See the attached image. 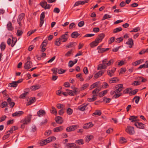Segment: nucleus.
Returning <instances> with one entry per match:
<instances>
[{"mask_svg":"<svg viewBox=\"0 0 148 148\" xmlns=\"http://www.w3.org/2000/svg\"><path fill=\"white\" fill-rule=\"evenodd\" d=\"M123 85L119 84L116 86L115 88L116 89L115 90L116 94H115L113 96V97L115 98H117L120 97L122 95L121 93H119L122 90V88H123Z\"/></svg>","mask_w":148,"mask_h":148,"instance_id":"1","label":"nucleus"},{"mask_svg":"<svg viewBox=\"0 0 148 148\" xmlns=\"http://www.w3.org/2000/svg\"><path fill=\"white\" fill-rule=\"evenodd\" d=\"M114 62L113 59H111L108 61L106 59L102 61V69H106L107 67L112 64Z\"/></svg>","mask_w":148,"mask_h":148,"instance_id":"2","label":"nucleus"},{"mask_svg":"<svg viewBox=\"0 0 148 148\" xmlns=\"http://www.w3.org/2000/svg\"><path fill=\"white\" fill-rule=\"evenodd\" d=\"M17 129L16 128L15 126H12L10 128V130L6 132V134L3 136V139L4 140L8 138L10 135V134L13 133V130H15Z\"/></svg>","mask_w":148,"mask_h":148,"instance_id":"3","label":"nucleus"},{"mask_svg":"<svg viewBox=\"0 0 148 148\" xmlns=\"http://www.w3.org/2000/svg\"><path fill=\"white\" fill-rule=\"evenodd\" d=\"M125 132L130 135H133L135 133L134 127L130 126H128L125 129Z\"/></svg>","mask_w":148,"mask_h":148,"instance_id":"4","label":"nucleus"},{"mask_svg":"<svg viewBox=\"0 0 148 148\" xmlns=\"http://www.w3.org/2000/svg\"><path fill=\"white\" fill-rule=\"evenodd\" d=\"M32 116V115L31 114H29L25 118L22 120L21 121V123L24 125L28 124L29 123H30L31 120Z\"/></svg>","mask_w":148,"mask_h":148,"instance_id":"5","label":"nucleus"},{"mask_svg":"<svg viewBox=\"0 0 148 148\" xmlns=\"http://www.w3.org/2000/svg\"><path fill=\"white\" fill-rule=\"evenodd\" d=\"M45 17V13L44 12H42L40 15V27H41L42 25L43 24L44 22V18Z\"/></svg>","mask_w":148,"mask_h":148,"instance_id":"6","label":"nucleus"},{"mask_svg":"<svg viewBox=\"0 0 148 148\" xmlns=\"http://www.w3.org/2000/svg\"><path fill=\"white\" fill-rule=\"evenodd\" d=\"M68 32H66L65 33L62 35L61 36L60 38L61 39V40H62V42H66L68 37Z\"/></svg>","mask_w":148,"mask_h":148,"instance_id":"7","label":"nucleus"},{"mask_svg":"<svg viewBox=\"0 0 148 148\" xmlns=\"http://www.w3.org/2000/svg\"><path fill=\"white\" fill-rule=\"evenodd\" d=\"M88 0H86L84 1H79L76 2L74 5L73 6L75 7L79 5H83L85 3L88 2Z\"/></svg>","mask_w":148,"mask_h":148,"instance_id":"8","label":"nucleus"},{"mask_svg":"<svg viewBox=\"0 0 148 148\" xmlns=\"http://www.w3.org/2000/svg\"><path fill=\"white\" fill-rule=\"evenodd\" d=\"M101 90V87H98L93 90L92 93L93 94L92 96L93 97H96L97 93H98Z\"/></svg>","mask_w":148,"mask_h":148,"instance_id":"9","label":"nucleus"},{"mask_svg":"<svg viewBox=\"0 0 148 148\" xmlns=\"http://www.w3.org/2000/svg\"><path fill=\"white\" fill-rule=\"evenodd\" d=\"M32 66V63L30 61H28L25 64L24 66L25 69H29Z\"/></svg>","mask_w":148,"mask_h":148,"instance_id":"10","label":"nucleus"},{"mask_svg":"<svg viewBox=\"0 0 148 148\" xmlns=\"http://www.w3.org/2000/svg\"><path fill=\"white\" fill-rule=\"evenodd\" d=\"M55 120L57 123L59 124H62L63 122L62 118L60 116L56 117L55 119Z\"/></svg>","mask_w":148,"mask_h":148,"instance_id":"11","label":"nucleus"},{"mask_svg":"<svg viewBox=\"0 0 148 148\" xmlns=\"http://www.w3.org/2000/svg\"><path fill=\"white\" fill-rule=\"evenodd\" d=\"M134 125L136 126L137 128L139 129H143L144 128L145 125L141 123H138L137 122L135 123Z\"/></svg>","mask_w":148,"mask_h":148,"instance_id":"12","label":"nucleus"},{"mask_svg":"<svg viewBox=\"0 0 148 148\" xmlns=\"http://www.w3.org/2000/svg\"><path fill=\"white\" fill-rule=\"evenodd\" d=\"M24 114V112L23 111H16L15 112L12 114V116L13 117H19L22 115Z\"/></svg>","mask_w":148,"mask_h":148,"instance_id":"13","label":"nucleus"},{"mask_svg":"<svg viewBox=\"0 0 148 148\" xmlns=\"http://www.w3.org/2000/svg\"><path fill=\"white\" fill-rule=\"evenodd\" d=\"M37 113L38 116L39 117H41L45 115L46 113L45 110L41 109L37 112Z\"/></svg>","mask_w":148,"mask_h":148,"instance_id":"14","label":"nucleus"},{"mask_svg":"<svg viewBox=\"0 0 148 148\" xmlns=\"http://www.w3.org/2000/svg\"><path fill=\"white\" fill-rule=\"evenodd\" d=\"M116 69L113 68L111 70H108L107 71V74L110 77H111L113 75Z\"/></svg>","mask_w":148,"mask_h":148,"instance_id":"15","label":"nucleus"},{"mask_svg":"<svg viewBox=\"0 0 148 148\" xmlns=\"http://www.w3.org/2000/svg\"><path fill=\"white\" fill-rule=\"evenodd\" d=\"M93 125L92 122H90L89 123H86L85 124L83 127V128L84 129H88L89 128L92 127Z\"/></svg>","mask_w":148,"mask_h":148,"instance_id":"16","label":"nucleus"},{"mask_svg":"<svg viewBox=\"0 0 148 148\" xmlns=\"http://www.w3.org/2000/svg\"><path fill=\"white\" fill-rule=\"evenodd\" d=\"M25 16V14L23 13H22L20 14L18 16V18L17 19V22L18 24L20 25H21V21L23 18Z\"/></svg>","mask_w":148,"mask_h":148,"instance_id":"17","label":"nucleus"},{"mask_svg":"<svg viewBox=\"0 0 148 148\" xmlns=\"http://www.w3.org/2000/svg\"><path fill=\"white\" fill-rule=\"evenodd\" d=\"M126 44L129 45V48H131L134 45L133 40L131 38L128 39V41L126 42Z\"/></svg>","mask_w":148,"mask_h":148,"instance_id":"18","label":"nucleus"},{"mask_svg":"<svg viewBox=\"0 0 148 148\" xmlns=\"http://www.w3.org/2000/svg\"><path fill=\"white\" fill-rule=\"evenodd\" d=\"M76 126L75 125H73L68 127L66 128V131L67 132L73 131L75 130Z\"/></svg>","mask_w":148,"mask_h":148,"instance_id":"19","label":"nucleus"},{"mask_svg":"<svg viewBox=\"0 0 148 148\" xmlns=\"http://www.w3.org/2000/svg\"><path fill=\"white\" fill-rule=\"evenodd\" d=\"M137 116H130L129 119L132 122H135L136 123L137 122Z\"/></svg>","mask_w":148,"mask_h":148,"instance_id":"20","label":"nucleus"},{"mask_svg":"<svg viewBox=\"0 0 148 148\" xmlns=\"http://www.w3.org/2000/svg\"><path fill=\"white\" fill-rule=\"evenodd\" d=\"M101 114V112L100 110H96L92 114V116H99Z\"/></svg>","mask_w":148,"mask_h":148,"instance_id":"21","label":"nucleus"},{"mask_svg":"<svg viewBox=\"0 0 148 148\" xmlns=\"http://www.w3.org/2000/svg\"><path fill=\"white\" fill-rule=\"evenodd\" d=\"M64 127L63 126H60L54 128L53 131L54 132H58L62 131Z\"/></svg>","mask_w":148,"mask_h":148,"instance_id":"22","label":"nucleus"},{"mask_svg":"<svg viewBox=\"0 0 148 148\" xmlns=\"http://www.w3.org/2000/svg\"><path fill=\"white\" fill-rule=\"evenodd\" d=\"M29 99V101L27 104V106L30 105L32 103L35 102L36 101L35 97H31Z\"/></svg>","mask_w":148,"mask_h":148,"instance_id":"23","label":"nucleus"},{"mask_svg":"<svg viewBox=\"0 0 148 148\" xmlns=\"http://www.w3.org/2000/svg\"><path fill=\"white\" fill-rule=\"evenodd\" d=\"M76 45V43L74 42L69 43V44L66 45V49L69 48L73 47H75Z\"/></svg>","mask_w":148,"mask_h":148,"instance_id":"24","label":"nucleus"},{"mask_svg":"<svg viewBox=\"0 0 148 148\" xmlns=\"http://www.w3.org/2000/svg\"><path fill=\"white\" fill-rule=\"evenodd\" d=\"M95 41H96L98 44L99 42H101L102 41V34H100L99 35Z\"/></svg>","mask_w":148,"mask_h":148,"instance_id":"25","label":"nucleus"},{"mask_svg":"<svg viewBox=\"0 0 148 148\" xmlns=\"http://www.w3.org/2000/svg\"><path fill=\"white\" fill-rule=\"evenodd\" d=\"M7 101L11 106V107L12 108L15 105V103L14 102H11V99L10 97L8 98Z\"/></svg>","mask_w":148,"mask_h":148,"instance_id":"26","label":"nucleus"},{"mask_svg":"<svg viewBox=\"0 0 148 148\" xmlns=\"http://www.w3.org/2000/svg\"><path fill=\"white\" fill-rule=\"evenodd\" d=\"M62 40L60 38H57L55 41V44L56 45L59 46L61 44Z\"/></svg>","mask_w":148,"mask_h":148,"instance_id":"27","label":"nucleus"},{"mask_svg":"<svg viewBox=\"0 0 148 148\" xmlns=\"http://www.w3.org/2000/svg\"><path fill=\"white\" fill-rule=\"evenodd\" d=\"M40 87V86L38 85H36L31 86L30 89L32 90H35L39 89Z\"/></svg>","mask_w":148,"mask_h":148,"instance_id":"28","label":"nucleus"},{"mask_svg":"<svg viewBox=\"0 0 148 148\" xmlns=\"http://www.w3.org/2000/svg\"><path fill=\"white\" fill-rule=\"evenodd\" d=\"M74 52V51L73 49H71L70 50L68 51L65 54V56L68 57L70 56L71 55H73V53Z\"/></svg>","mask_w":148,"mask_h":148,"instance_id":"29","label":"nucleus"},{"mask_svg":"<svg viewBox=\"0 0 148 148\" xmlns=\"http://www.w3.org/2000/svg\"><path fill=\"white\" fill-rule=\"evenodd\" d=\"M119 80L116 77H113L109 81V83L110 84L115 83L118 81Z\"/></svg>","mask_w":148,"mask_h":148,"instance_id":"30","label":"nucleus"},{"mask_svg":"<svg viewBox=\"0 0 148 148\" xmlns=\"http://www.w3.org/2000/svg\"><path fill=\"white\" fill-rule=\"evenodd\" d=\"M79 36V34L77 32H73L71 34V37L73 38H76Z\"/></svg>","mask_w":148,"mask_h":148,"instance_id":"31","label":"nucleus"},{"mask_svg":"<svg viewBox=\"0 0 148 148\" xmlns=\"http://www.w3.org/2000/svg\"><path fill=\"white\" fill-rule=\"evenodd\" d=\"M75 144L74 143H67L66 145V146L67 148H71L73 147H75Z\"/></svg>","mask_w":148,"mask_h":148,"instance_id":"32","label":"nucleus"},{"mask_svg":"<svg viewBox=\"0 0 148 148\" xmlns=\"http://www.w3.org/2000/svg\"><path fill=\"white\" fill-rule=\"evenodd\" d=\"M12 24L10 22H9L7 25V28L9 30L12 31L13 29V28L12 26Z\"/></svg>","mask_w":148,"mask_h":148,"instance_id":"33","label":"nucleus"},{"mask_svg":"<svg viewBox=\"0 0 148 148\" xmlns=\"http://www.w3.org/2000/svg\"><path fill=\"white\" fill-rule=\"evenodd\" d=\"M102 102L105 103H108L111 101V99L104 97L103 98Z\"/></svg>","mask_w":148,"mask_h":148,"instance_id":"34","label":"nucleus"},{"mask_svg":"<svg viewBox=\"0 0 148 148\" xmlns=\"http://www.w3.org/2000/svg\"><path fill=\"white\" fill-rule=\"evenodd\" d=\"M98 45V44L95 40L90 43V46L92 48H93Z\"/></svg>","mask_w":148,"mask_h":148,"instance_id":"35","label":"nucleus"},{"mask_svg":"<svg viewBox=\"0 0 148 148\" xmlns=\"http://www.w3.org/2000/svg\"><path fill=\"white\" fill-rule=\"evenodd\" d=\"M99 82H97L91 85L90 86V89H92L95 87H97L99 84Z\"/></svg>","mask_w":148,"mask_h":148,"instance_id":"36","label":"nucleus"},{"mask_svg":"<svg viewBox=\"0 0 148 148\" xmlns=\"http://www.w3.org/2000/svg\"><path fill=\"white\" fill-rule=\"evenodd\" d=\"M93 136L92 135H88L86 136V142H88L90 140L93 138Z\"/></svg>","mask_w":148,"mask_h":148,"instance_id":"37","label":"nucleus"},{"mask_svg":"<svg viewBox=\"0 0 148 148\" xmlns=\"http://www.w3.org/2000/svg\"><path fill=\"white\" fill-rule=\"evenodd\" d=\"M9 86L10 87H15L17 86V84L15 81L12 82V83L9 84Z\"/></svg>","mask_w":148,"mask_h":148,"instance_id":"38","label":"nucleus"},{"mask_svg":"<svg viewBox=\"0 0 148 148\" xmlns=\"http://www.w3.org/2000/svg\"><path fill=\"white\" fill-rule=\"evenodd\" d=\"M122 30V28L121 27H119L114 29L113 30V32L114 33H116L121 31Z\"/></svg>","mask_w":148,"mask_h":148,"instance_id":"39","label":"nucleus"},{"mask_svg":"<svg viewBox=\"0 0 148 148\" xmlns=\"http://www.w3.org/2000/svg\"><path fill=\"white\" fill-rule=\"evenodd\" d=\"M80 91H81V90L79 89L76 87H74L73 91L74 93V95H75L77 94L78 92H79Z\"/></svg>","mask_w":148,"mask_h":148,"instance_id":"40","label":"nucleus"},{"mask_svg":"<svg viewBox=\"0 0 148 148\" xmlns=\"http://www.w3.org/2000/svg\"><path fill=\"white\" fill-rule=\"evenodd\" d=\"M47 40H44L41 45V47H45L47 44Z\"/></svg>","mask_w":148,"mask_h":148,"instance_id":"41","label":"nucleus"},{"mask_svg":"<svg viewBox=\"0 0 148 148\" xmlns=\"http://www.w3.org/2000/svg\"><path fill=\"white\" fill-rule=\"evenodd\" d=\"M131 88H127L123 90V94L131 93Z\"/></svg>","mask_w":148,"mask_h":148,"instance_id":"42","label":"nucleus"},{"mask_svg":"<svg viewBox=\"0 0 148 148\" xmlns=\"http://www.w3.org/2000/svg\"><path fill=\"white\" fill-rule=\"evenodd\" d=\"M102 75V71H99L95 75L94 77L96 78H97Z\"/></svg>","mask_w":148,"mask_h":148,"instance_id":"43","label":"nucleus"},{"mask_svg":"<svg viewBox=\"0 0 148 148\" xmlns=\"http://www.w3.org/2000/svg\"><path fill=\"white\" fill-rule=\"evenodd\" d=\"M66 71V70H64L61 68L58 69V73L59 74H63Z\"/></svg>","mask_w":148,"mask_h":148,"instance_id":"44","label":"nucleus"},{"mask_svg":"<svg viewBox=\"0 0 148 148\" xmlns=\"http://www.w3.org/2000/svg\"><path fill=\"white\" fill-rule=\"evenodd\" d=\"M142 60L141 59L136 61L133 63V65L135 66H136L137 65L140 64L142 62Z\"/></svg>","mask_w":148,"mask_h":148,"instance_id":"45","label":"nucleus"},{"mask_svg":"<svg viewBox=\"0 0 148 148\" xmlns=\"http://www.w3.org/2000/svg\"><path fill=\"white\" fill-rule=\"evenodd\" d=\"M17 41V39L16 38H12V43L11 44V47H13Z\"/></svg>","mask_w":148,"mask_h":148,"instance_id":"46","label":"nucleus"},{"mask_svg":"<svg viewBox=\"0 0 148 148\" xmlns=\"http://www.w3.org/2000/svg\"><path fill=\"white\" fill-rule=\"evenodd\" d=\"M5 44L4 42H2L1 44L0 47L2 51H3L5 48Z\"/></svg>","mask_w":148,"mask_h":148,"instance_id":"47","label":"nucleus"},{"mask_svg":"<svg viewBox=\"0 0 148 148\" xmlns=\"http://www.w3.org/2000/svg\"><path fill=\"white\" fill-rule=\"evenodd\" d=\"M75 143H76L79 145H83L84 144V140L82 139H80L76 140Z\"/></svg>","mask_w":148,"mask_h":148,"instance_id":"48","label":"nucleus"},{"mask_svg":"<svg viewBox=\"0 0 148 148\" xmlns=\"http://www.w3.org/2000/svg\"><path fill=\"white\" fill-rule=\"evenodd\" d=\"M28 92H24V93H23L21 95H20L19 97L20 98L22 99H24L25 97V96L28 94Z\"/></svg>","mask_w":148,"mask_h":148,"instance_id":"49","label":"nucleus"},{"mask_svg":"<svg viewBox=\"0 0 148 148\" xmlns=\"http://www.w3.org/2000/svg\"><path fill=\"white\" fill-rule=\"evenodd\" d=\"M40 5L42 8L45 9V5H47V2L45 1L41 2L40 3Z\"/></svg>","mask_w":148,"mask_h":148,"instance_id":"50","label":"nucleus"},{"mask_svg":"<svg viewBox=\"0 0 148 148\" xmlns=\"http://www.w3.org/2000/svg\"><path fill=\"white\" fill-rule=\"evenodd\" d=\"M52 71L53 74L55 75H56L57 73H58V69L57 68H53L51 69Z\"/></svg>","mask_w":148,"mask_h":148,"instance_id":"51","label":"nucleus"},{"mask_svg":"<svg viewBox=\"0 0 148 148\" xmlns=\"http://www.w3.org/2000/svg\"><path fill=\"white\" fill-rule=\"evenodd\" d=\"M88 86L89 84L87 83L84 84L82 86L80 90H84L87 87H88Z\"/></svg>","mask_w":148,"mask_h":148,"instance_id":"52","label":"nucleus"},{"mask_svg":"<svg viewBox=\"0 0 148 148\" xmlns=\"http://www.w3.org/2000/svg\"><path fill=\"white\" fill-rule=\"evenodd\" d=\"M111 17V16L107 14H106L104 15L103 16L102 20H104L107 18H110Z\"/></svg>","mask_w":148,"mask_h":148,"instance_id":"53","label":"nucleus"},{"mask_svg":"<svg viewBox=\"0 0 148 148\" xmlns=\"http://www.w3.org/2000/svg\"><path fill=\"white\" fill-rule=\"evenodd\" d=\"M47 143V142L46 139L43 141L40 142V145L41 146H43L44 145H46Z\"/></svg>","mask_w":148,"mask_h":148,"instance_id":"54","label":"nucleus"},{"mask_svg":"<svg viewBox=\"0 0 148 148\" xmlns=\"http://www.w3.org/2000/svg\"><path fill=\"white\" fill-rule=\"evenodd\" d=\"M140 84V82L139 81H134L132 84L133 85L138 86Z\"/></svg>","mask_w":148,"mask_h":148,"instance_id":"55","label":"nucleus"},{"mask_svg":"<svg viewBox=\"0 0 148 148\" xmlns=\"http://www.w3.org/2000/svg\"><path fill=\"white\" fill-rule=\"evenodd\" d=\"M115 39V38L114 37H112L110 38L108 40V43L109 44H111L114 41Z\"/></svg>","mask_w":148,"mask_h":148,"instance_id":"56","label":"nucleus"},{"mask_svg":"<svg viewBox=\"0 0 148 148\" xmlns=\"http://www.w3.org/2000/svg\"><path fill=\"white\" fill-rule=\"evenodd\" d=\"M86 107V105H84L82 106H79L78 108L79 110L82 111H84Z\"/></svg>","mask_w":148,"mask_h":148,"instance_id":"57","label":"nucleus"},{"mask_svg":"<svg viewBox=\"0 0 148 148\" xmlns=\"http://www.w3.org/2000/svg\"><path fill=\"white\" fill-rule=\"evenodd\" d=\"M123 38L122 37H120L116 39L115 42L117 43H119L123 41Z\"/></svg>","mask_w":148,"mask_h":148,"instance_id":"58","label":"nucleus"},{"mask_svg":"<svg viewBox=\"0 0 148 148\" xmlns=\"http://www.w3.org/2000/svg\"><path fill=\"white\" fill-rule=\"evenodd\" d=\"M56 106L57 108L59 109L63 108L64 107V106L63 104L60 103L57 104Z\"/></svg>","mask_w":148,"mask_h":148,"instance_id":"59","label":"nucleus"},{"mask_svg":"<svg viewBox=\"0 0 148 148\" xmlns=\"http://www.w3.org/2000/svg\"><path fill=\"white\" fill-rule=\"evenodd\" d=\"M66 112L69 115H70L72 113L73 110L70 108H69L67 109Z\"/></svg>","mask_w":148,"mask_h":148,"instance_id":"60","label":"nucleus"},{"mask_svg":"<svg viewBox=\"0 0 148 148\" xmlns=\"http://www.w3.org/2000/svg\"><path fill=\"white\" fill-rule=\"evenodd\" d=\"M140 29V28L139 27H137L134 29L130 31V32H136L138 31Z\"/></svg>","mask_w":148,"mask_h":148,"instance_id":"61","label":"nucleus"},{"mask_svg":"<svg viewBox=\"0 0 148 148\" xmlns=\"http://www.w3.org/2000/svg\"><path fill=\"white\" fill-rule=\"evenodd\" d=\"M134 99H135V102L136 103H138L140 100V97L139 96H136L134 98Z\"/></svg>","mask_w":148,"mask_h":148,"instance_id":"62","label":"nucleus"},{"mask_svg":"<svg viewBox=\"0 0 148 148\" xmlns=\"http://www.w3.org/2000/svg\"><path fill=\"white\" fill-rule=\"evenodd\" d=\"M23 33V32L21 30H18L17 31V34L18 36H20Z\"/></svg>","mask_w":148,"mask_h":148,"instance_id":"63","label":"nucleus"},{"mask_svg":"<svg viewBox=\"0 0 148 148\" xmlns=\"http://www.w3.org/2000/svg\"><path fill=\"white\" fill-rule=\"evenodd\" d=\"M109 86L108 84L106 82H103L102 84V88H106L108 87Z\"/></svg>","mask_w":148,"mask_h":148,"instance_id":"64","label":"nucleus"}]
</instances>
